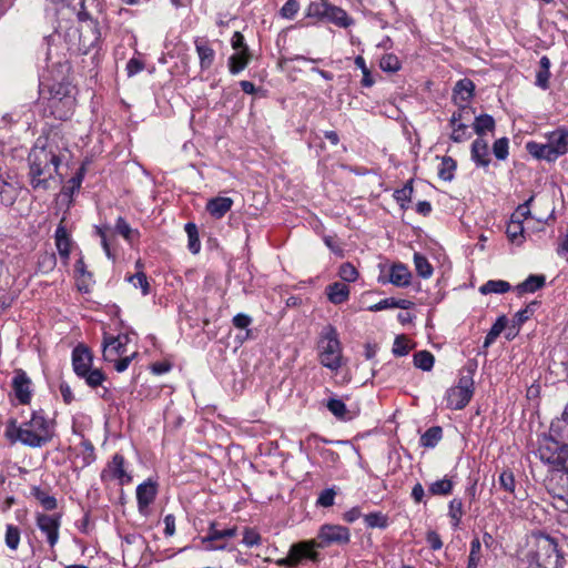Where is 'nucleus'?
Instances as JSON below:
<instances>
[{
	"instance_id": "nucleus-53",
	"label": "nucleus",
	"mask_w": 568,
	"mask_h": 568,
	"mask_svg": "<svg viewBox=\"0 0 568 568\" xmlns=\"http://www.w3.org/2000/svg\"><path fill=\"white\" fill-rule=\"evenodd\" d=\"M321 2L312 1L306 10L307 17H314L318 19H323L326 12V6H328V0H320Z\"/></svg>"
},
{
	"instance_id": "nucleus-22",
	"label": "nucleus",
	"mask_w": 568,
	"mask_h": 568,
	"mask_svg": "<svg viewBox=\"0 0 568 568\" xmlns=\"http://www.w3.org/2000/svg\"><path fill=\"white\" fill-rule=\"evenodd\" d=\"M233 205V200L231 197L216 196L210 199L206 203L207 213L214 219H222Z\"/></svg>"
},
{
	"instance_id": "nucleus-59",
	"label": "nucleus",
	"mask_w": 568,
	"mask_h": 568,
	"mask_svg": "<svg viewBox=\"0 0 568 568\" xmlns=\"http://www.w3.org/2000/svg\"><path fill=\"white\" fill-rule=\"evenodd\" d=\"M410 347L408 345V339L405 336H397L395 338L394 345H393V353L397 356H404L407 355Z\"/></svg>"
},
{
	"instance_id": "nucleus-2",
	"label": "nucleus",
	"mask_w": 568,
	"mask_h": 568,
	"mask_svg": "<svg viewBox=\"0 0 568 568\" xmlns=\"http://www.w3.org/2000/svg\"><path fill=\"white\" fill-rule=\"evenodd\" d=\"M29 175L33 189L48 190L59 183V149L47 141L38 139L29 153Z\"/></svg>"
},
{
	"instance_id": "nucleus-12",
	"label": "nucleus",
	"mask_w": 568,
	"mask_h": 568,
	"mask_svg": "<svg viewBox=\"0 0 568 568\" xmlns=\"http://www.w3.org/2000/svg\"><path fill=\"white\" fill-rule=\"evenodd\" d=\"M317 547L324 548L332 544L345 545L349 542L351 532L347 527L341 525L325 524L318 530Z\"/></svg>"
},
{
	"instance_id": "nucleus-61",
	"label": "nucleus",
	"mask_w": 568,
	"mask_h": 568,
	"mask_svg": "<svg viewBox=\"0 0 568 568\" xmlns=\"http://www.w3.org/2000/svg\"><path fill=\"white\" fill-rule=\"evenodd\" d=\"M335 491L332 488L324 489L318 498H317V505L322 507H331L334 505L335 499Z\"/></svg>"
},
{
	"instance_id": "nucleus-11",
	"label": "nucleus",
	"mask_w": 568,
	"mask_h": 568,
	"mask_svg": "<svg viewBox=\"0 0 568 568\" xmlns=\"http://www.w3.org/2000/svg\"><path fill=\"white\" fill-rule=\"evenodd\" d=\"M131 343V336L128 333L112 336L108 333L103 334L102 355L105 362L116 361L128 352V345Z\"/></svg>"
},
{
	"instance_id": "nucleus-4",
	"label": "nucleus",
	"mask_w": 568,
	"mask_h": 568,
	"mask_svg": "<svg viewBox=\"0 0 568 568\" xmlns=\"http://www.w3.org/2000/svg\"><path fill=\"white\" fill-rule=\"evenodd\" d=\"M545 142L529 141L526 143L528 153L538 160L548 162L568 153V130L560 128L545 134Z\"/></svg>"
},
{
	"instance_id": "nucleus-51",
	"label": "nucleus",
	"mask_w": 568,
	"mask_h": 568,
	"mask_svg": "<svg viewBox=\"0 0 568 568\" xmlns=\"http://www.w3.org/2000/svg\"><path fill=\"white\" fill-rule=\"evenodd\" d=\"M365 524L369 528H385L387 518L382 513H371L364 516Z\"/></svg>"
},
{
	"instance_id": "nucleus-1",
	"label": "nucleus",
	"mask_w": 568,
	"mask_h": 568,
	"mask_svg": "<svg viewBox=\"0 0 568 568\" xmlns=\"http://www.w3.org/2000/svg\"><path fill=\"white\" fill-rule=\"evenodd\" d=\"M54 10L63 17L75 18L68 27L61 22L57 31L48 38V60L53 57L52 45L63 40L64 49L75 54H87L99 41L100 31L97 22L84 10V0H51Z\"/></svg>"
},
{
	"instance_id": "nucleus-42",
	"label": "nucleus",
	"mask_w": 568,
	"mask_h": 568,
	"mask_svg": "<svg viewBox=\"0 0 568 568\" xmlns=\"http://www.w3.org/2000/svg\"><path fill=\"white\" fill-rule=\"evenodd\" d=\"M452 126V134L450 139L454 142L460 143L464 142L471 136V132L469 131V125L466 123H455L450 124Z\"/></svg>"
},
{
	"instance_id": "nucleus-31",
	"label": "nucleus",
	"mask_w": 568,
	"mask_h": 568,
	"mask_svg": "<svg viewBox=\"0 0 568 568\" xmlns=\"http://www.w3.org/2000/svg\"><path fill=\"white\" fill-rule=\"evenodd\" d=\"M473 125L478 138H483L486 132H490L495 129V120L489 114H480L475 116Z\"/></svg>"
},
{
	"instance_id": "nucleus-18",
	"label": "nucleus",
	"mask_w": 568,
	"mask_h": 568,
	"mask_svg": "<svg viewBox=\"0 0 568 568\" xmlns=\"http://www.w3.org/2000/svg\"><path fill=\"white\" fill-rule=\"evenodd\" d=\"M12 387L17 399L21 404H28L31 399V379L23 371H17L12 379Z\"/></svg>"
},
{
	"instance_id": "nucleus-34",
	"label": "nucleus",
	"mask_w": 568,
	"mask_h": 568,
	"mask_svg": "<svg viewBox=\"0 0 568 568\" xmlns=\"http://www.w3.org/2000/svg\"><path fill=\"white\" fill-rule=\"evenodd\" d=\"M510 290V284L503 280H490L487 281L479 287V292L484 295L487 294H503Z\"/></svg>"
},
{
	"instance_id": "nucleus-58",
	"label": "nucleus",
	"mask_w": 568,
	"mask_h": 568,
	"mask_svg": "<svg viewBox=\"0 0 568 568\" xmlns=\"http://www.w3.org/2000/svg\"><path fill=\"white\" fill-rule=\"evenodd\" d=\"M138 352L133 351L131 354L119 357L116 361H113L114 368L116 372L122 373L128 369L131 362L136 357Z\"/></svg>"
},
{
	"instance_id": "nucleus-14",
	"label": "nucleus",
	"mask_w": 568,
	"mask_h": 568,
	"mask_svg": "<svg viewBox=\"0 0 568 568\" xmlns=\"http://www.w3.org/2000/svg\"><path fill=\"white\" fill-rule=\"evenodd\" d=\"M21 185L17 176L6 173L0 175V201L3 205H12L19 196Z\"/></svg>"
},
{
	"instance_id": "nucleus-36",
	"label": "nucleus",
	"mask_w": 568,
	"mask_h": 568,
	"mask_svg": "<svg viewBox=\"0 0 568 568\" xmlns=\"http://www.w3.org/2000/svg\"><path fill=\"white\" fill-rule=\"evenodd\" d=\"M475 120V111L468 104L458 105V111L454 112L450 118V124L469 123Z\"/></svg>"
},
{
	"instance_id": "nucleus-52",
	"label": "nucleus",
	"mask_w": 568,
	"mask_h": 568,
	"mask_svg": "<svg viewBox=\"0 0 568 568\" xmlns=\"http://www.w3.org/2000/svg\"><path fill=\"white\" fill-rule=\"evenodd\" d=\"M20 544V530L18 527L13 525L7 526L6 531V545L8 548L16 550Z\"/></svg>"
},
{
	"instance_id": "nucleus-21",
	"label": "nucleus",
	"mask_w": 568,
	"mask_h": 568,
	"mask_svg": "<svg viewBox=\"0 0 568 568\" xmlns=\"http://www.w3.org/2000/svg\"><path fill=\"white\" fill-rule=\"evenodd\" d=\"M51 93V104L52 109L57 108L58 103H62L64 106L69 109L73 105V98L70 94V89L68 84L57 83L50 87Z\"/></svg>"
},
{
	"instance_id": "nucleus-57",
	"label": "nucleus",
	"mask_w": 568,
	"mask_h": 568,
	"mask_svg": "<svg viewBox=\"0 0 568 568\" xmlns=\"http://www.w3.org/2000/svg\"><path fill=\"white\" fill-rule=\"evenodd\" d=\"M508 139L500 138L494 142L493 152L498 160H506L508 156Z\"/></svg>"
},
{
	"instance_id": "nucleus-39",
	"label": "nucleus",
	"mask_w": 568,
	"mask_h": 568,
	"mask_svg": "<svg viewBox=\"0 0 568 568\" xmlns=\"http://www.w3.org/2000/svg\"><path fill=\"white\" fill-rule=\"evenodd\" d=\"M443 430L439 426L428 428L420 437V444L424 447L433 448L442 439Z\"/></svg>"
},
{
	"instance_id": "nucleus-6",
	"label": "nucleus",
	"mask_w": 568,
	"mask_h": 568,
	"mask_svg": "<svg viewBox=\"0 0 568 568\" xmlns=\"http://www.w3.org/2000/svg\"><path fill=\"white\" fill-rule=\"evenodd\" d=\"M528 568H562V560L552 538L545 535L536 538V550Z\"/></svg>"
},
{
	"instance_id": "nucleus-44",
	"label": "nucleus",
	"mask_w": 568,
	"mask_h": 568,
	"mask_svg": "<svg viewBox=\"0 0 568 568\" xmlns=\"http://www.w3.org/2000/svg\"><path fill=\"white\" fill-rule=\"evenodd\" d=\"M80 377L83 378L91 388L100 386L105 379L104 373L99 368H91Z\"/></svg>"
},
{
	"instance_id": "nucleus-38",
	"label": "nucleus",
	"mask_w": 568,
	"mask_h": 568,
	"mask_svg": "<svg viewBox=\"0 0 568 568\" xmlns=\"http://www.w3.org/2000/svg\"><path fill=\"white\" fill-rule=\"evenodd\" d=\"M454 484L452 479L444 477L439 480L432 483L428 487V491L435 496H447L452 493Z\"/></svg>"
},
{
	"instance_id": "nucleus-55",
	"label": "nucleus",
	"mask_w": 568,
	"mask_h": 568,
	"mask_svg": "<svg viewBox=\"0 0 568 568\" xmlns=\"http://www.w3.org/2000/svg\"><path fill=\"white\" fill-rule=\"evenodd\" d=\"M339 277L345 282H355L358 277V272L351 263H343L338 271Z\"/></svg>"
},
{
	"instance_id": "nucleus-30",
	"label": "nucleus",
	"mask_w": 568,
	"mask_h": 568,
	"mask_svg": "<svg viewBox=\"0 0 568 568\" xmlns=\"http://www.w3.org/2000/svg\"><path fill=\"white\" fill-rule=\"evenodd\" d=\"M523 223V220L510 217V221L507 225V236L514 244L520 245L524 242L525 227Z\"/></svg>"
},
{
	"instance_id": "nucleus-64",
	"label": "nucleus",
	"mask_w": 568,
	"mask_h": 568,
	"mask_svg": "<svg viewBox=\"0 0 568 568\" xmlns=\"http://www.w3.org/2000/svg\"><path fill=\"white\" fill-rule=\"evenodd\" d=\"M252 317L244 313L236 314L232 320L233 325L240 329H248L247 327L252 324Z\"/></svg>"
},
{
	"instance_id": "nucleus-48",
	"label": "nucleus",
	"mask_w": 568,
	"mask_h": 568,
	"mask_svg": "<svg viewBox=\"0 0 568 568\" xmlns=\"http://www.w3.org/2000/svg\"><path fill=\"white\" fill-rule=\"evenodd\" d=\"M379 67L383 71L396 72L400 69V61L395 54L387 53L382 57Z\"/></svg>"
},
{
	"instance_id": "nucleus-46",
	"label": "nucleus",
	"mask_w": 568,
	"mask_h": 568,
	"mask_svg": "<svg viewBox=\"0 0 568 568\" xmlns=\"http://www.w3.org/2000/svg\"><path fill=\"white\" fill-rule=\"evenodd\" d=\"M185 231L187 233V237H189V250L193 253V254H196L200 252L201 250V243H200V240H199V233H197V227L195 224L193 223H187L185 225Z\"/></svg>"
},
{
	"instance_id": "nucleus-60",
	"label": "nucleus",
	"mask_w": 568,
	"mask_h": 568,
	"mask_svg": "<svg viewBox=\"0 0 568 568\" xmlns=\"http://www.w3.org/2000/svg\"><path fill=\"white\" fill-rule=\"evenodd\" d=\"M243 544L247 547L257 546L261 544V535L252 528H246L243 535Z\"/></svg>"
},
{
	"instance_id": "nucleus-33",
	"label": "nucleus",
	"mask_w": 568,
	"mask_h": 568,
	"mask_svg": "<svg viewBox=\"0 0 568 568\" xmlns=\"http://www.w3.org/2000/svg\"><path fill=\"white\" fill-rule=\"evenodd\" d=\"M544 275H530L517 286L518 293H534L545 285Z\"/></svg>"
},
{
	"instance_id": "nucleus-54",
	"label": "nucleus",
	"mask_w": 568,
	"mask_h": 568,
	"mask_svg": "<svg viewBox=\"0 0 568 568\" xmlns=\"http://www.w3.org/2000/svg\"><path fill=\"white\" fill-rule=\"evenodd\" d=\"M115 230L129 242H131L138 235V231L131 229L128 222L122 217L116 220Z\"/></svg>"
},
{
	"instance_id": "nucleus-24",
	"label": "nucleus",
	"mask_w": 568,
	"mask_h": 568,
	"mask_svg": "<svg viewBox=\"0 0 568 568\" xmlns=\"http://www.w3.org/2000/svg\"><path fill=\"white\" fill-rule=\"evenodd\" d=\"M412 274L404 264H394L389 270V278L393 285L405 287L410 284Z\"/></svg>"
},
{
	"instance_id": "nucleus-25",
	"label": "nucleus",
	"mask_w": 568,
	"mask_h": 568,
	"mask_svg": "<svg viewBox=\"0 0 568 568\" xmlns=\"http://www.w3.org/2000/svg\"><path fill=\"white\" fill-rule=\"evenodd\" d=\"M325 19L341 28H347L353 20L347 16L346 11L335 6H326Z\"/></svg>"
},
{
	"instance_id": "nucleus-19",
	"label": "nucleus",
	"mask_w": 568,
	"mask_h": 568,
	"mask_svg": "<svg viewBox=\"0 0 568 568\" xmlns=\"http://www.w3.org/2000/svg\"><path fill=\"white\" fill-rule=\"evenodd\" d=\"M236 535V528L217 530L215 524H211L209 534L202 538V545L205 550L224 549V545L214 546L212 542L219 539L232 538Z\"/></svg>"
},
{
	"instance_id": "nucleus-43",
	"label": "nucleus",
	"mask_w": 568,
	"mask_h": 568,
	"mask_svg": "<svg viewBox=\"0 0 568 568\" xmlns=\"http://www.w3.org/2000/svg\"><path fill=\"white\" fill-rule=\"evenodd\" d=\"M414 264L419 276L427 278L433 274V266L428 260L419 253L414 254Z\"/></svg>"
},
{
	"instance_id": "nucleus-40",
	"label": "nucleus",
	"mask_w": 568,
	"mask_h": 568,
	"mask_svg": "<svg viewBox=\"0 0 568 568\" xmlns=\"http://www.w3.org/2000/svg\"><path fill=\"white\" fill-rule=\"evenodd\" d=\"M31 495L41 504L45 510H53L57 508V499L49 495L45 490L39 487H33Z\"/></svg>"
},
{
	"instance_id": "nucleus-56",
	"label": "nucleus",
	"mask_w": 568,
	"mask_h": 568,
	"mask_svg": "<svg viewBox=\"0 0 568 568\" xmlns=\"http://www.w3.org/2000/svg\"><path fill=\"white\" fill-rule=\"evenodd\" d=\"M537 307V303L532 302L529 305H527L524 310L518 311L515 314L514 322L517 326H521L526 321H528Z\"/></svg>"
},
{
	"instance_id": "nucleus-5",
	"label": "nucleus",
	"mask_w": 568,
	"mask_h": 568,
	"mask_svg": "<svg viewBox=\"0 0 568 568\" xmlns=\"http://www.w3.org/2000/svg\"><path fill=\"white\" fill-rule=\"evenodd\" d=\"M317 353L320 363L324 367L332 372H337L342 367L343 348L334 326L326 325L323 327L317 343Z\"/></svg>"
},
{
	"instance_id": "nucleus-15",
	"label": "nucleus",
	"mask_w": 568,
	"mask_h": 568,
	"mask_svg": "<svg viewBox=\"0 0 568 568\" xmlns=\"http://www.w3.org/2000/svg\"><path fill=\"white\" fill-rule=\"evenodd\" d=\"M158 494V484L148 479L136 487L138 509L141 515H148L149 506L154 501Z\"/></svg>"
},
{
	"instance_id": "nucleus-23",
	"label": "nucleus",
	"mask_w": 568,
	"mask_h": 568,
	"mask_svg": "<svg viewBox=\"0 0 568 568\" xmlns=\"http://www.w3.org/2000/svg\"><path fill=\"white\" fill-rule=\"evenodd\" d=\"M471 160L478 166H488L490 163L488 142L484 138H477L471 144Z\"/></svg>"
},
{
	"instance_id": "nucleus-45",
	"label": "nucleus",
	"mask_w": 568,
	"mask_h": 568,
	"mask_svg": "<svg viewBox=\"0 0 568 568\" xmlns=\"http://www.w3.org/2000/svg\"><path fill=\"white\" fill-rule=\"evenodd\" d=\"M448 516L452 519V525L457 528L463 517V501L458 498H454L449 503Z\"/></svg>"
},
{
	"instance_id": "nucleus-27",
	"label": "nucleus",
	"mask_w": 568,
	"mask_h": 568,
	"mask_svg": "<svg viewBox=\"0 0 568 568\" xmlns=\"http://www.w3.org/2000/svg\"><path fill=\"white\" fill-rule=\"evenodd\" d=\"M549 436H552L558 440H568V405L566 406L561 417L551 422Z\"/></svg>"
},
{
	"instance_id": "nucleus-49",
	"label": "nucleus",
	"mask_w": 568,
	"mask_h": 568,
	"mask_svg": "<svg viewBox=\"0 0 568 568\" xmlns=\"http://www.w3.org/2000/svg\"><path fill=\"white\" fill-rule=\"evenodd\" d=\"M498 481L504 490L513 495L515 494L516 483L513 471L508 469L503 470L499 475Z\"/></svg>"
},
{
	"instance_id": "nucleus-32",
	"label": "nucleus",
	"mask_w": 568,
	"mask_h": 568,
	"mask_svg": "<svg viewBox=\"0 0 568 568\" xmlns=\"http://www.w3.org/2000/svg\"><path fill=\"white\" fill-rule=\"evenodd\" d=\"M196 52L202 69H209L214 61L215 52L206 42H196Z\"/></svg>"
},
{
	"instance_id": "nucleus-13",
	"label": "nucleus",
	"mask_w": 568,
	"mask_h": 568,
	"mask_svg": "<svg viewBox=\"0 0 568 568\" xmlns=\"http://www.w3.org/2000/svg\"><path fill=\"white\" fill-rule=\"evenodd\" d=\"M125 460L121 454H115L101 473L102 481L116 480L119 485H128L132 476L124 467Z\"/></svg>"
},
{
	"instance_id": "nucleus-26",
	"label": "nucleus",
	"mask_w": 568,
	"mask_h": 568,
	"mask_svg": "<svg viewBox=\"0 0 568 568\" xmlns=\"http://www.w3.org/2000/svg\"><path fill=\"white\" fill-rule=\"evenodd\" d=\"M71 240L69 237V234L64 226L59 225L55 230V245L58 248V252L63 258L64 263L68 262L71 251Z\"/></svg>"
},
{
	"instance_id": "nucleus-8",
	"label": "nucleus",
	"mask_w": 568,
	"mask_h": 568,
	"mask_svg": "<svg viewBox=\"0 0 568 568\" xmlns=\"http://www.w3.org/2000/svg\"><path fill=\"white\" fill-rule=\"evenodd\" d=\"M315 540H305L293 544L290 547L288 554L284 558H280L275 561L277 566L285 568H293L297 566L303 559H310L312 561L318 560V552Z\"/></svg>"
},
{
	"instance_id": "nucleus-17",
	"label": "nucleus",
	"mask_w": 568,
	"mask_h": 568,
	"mask_svg": "<svg viewBox=\"0 0 568 568\" xmlns=\"http://www.w3.org/2000/svg\"><path fill=\"white\" fill-rule=\"evenodd\" d=\"M93 357L90 349L80 344L72 351V366L74 373L80 377L92 368Z\"/></svg>"
},
{
	"instance_id": "nucleus-35",
	"label": "nucleus",
	"mask_w": 568,
	"mask_h": 568,
	"mask_svg": "<svg viewBox=\"0 0 568 568\" xmlns=\"http://www.w3.org/2000/svg\"><path fill=\"white\" fill-rule=\"evenodd\" d=\"M326 407L336 418L341 420H348L352 418L345 403L338 398H329L327 400Z\"/></svg>"
},
{
	"instance_id": "nucleus-10",
	"label": "nucleus",
	"mask_w": 568,
	"mask_h": 568,
	"mask_svg": "<svg viewBox=\"0 0 568 568\" xmlns=\"http://www.w3.org/2000/svg\"><path fill=\"white\" fill-rule=\"evenodd\" d=\"M566 446L567 445L560 444V442L552 436H542V438L539 439L535 455L544 464H547L554 470H557Z\"/></svg>"
},
{
	"instance_id": "nucleus-3",
	"label": "nucleus",
	"mask_w": 568,
	"mask_h": 568,
	"mask_svg": "<svg viewBox=\"0 0 568 568\" xmlns=\"http://www.w3.org/2000/svg\"><path fill=\"white\" fill-rule=\"evenodd\" d=\"M54 428L43 413L33 412L28 420L20 424L11 419L6 429V435L13 442L38 448L48 444L53 437Z\"/></svg>"
},
{
	"instance_id": "nucleus-50",
	"label": "nucleus",
	"mask_w": 568,
	"mask_h": 568,
	"mask_svg": "<svg viewBox=\"0 0 568 568\" xmlns=\"http://www.w3.org/2000/svg\"><path fill=\"white\" fill-rule=\"evenodd\" d=\"M128 281L135 287L141 288L143 295H148L150 292V284L146 275L143 272H138L134 275H130Z\"/></svg>"
},
{
	"instance_id": "nucleus-29",
	"label": "nucleus",
	"mask_w": 568,
	"mask_h": 568,
	"mask_svg": "<svg viewBox=\"0 0 568 568\" xmlns=\"http://www.w3.org/2000/svg\"><path fill=\"white\" fill-rule=\"evenodd\" d=\"M250 61L248 50H240L229 59V69L232 74H237L244 70Z\"/></svg>"
},
{
	"instance_id": "nucleus-9",
	"label": "nucleus",
	"mask_w": 568,
	"mask_h": 568,
	"mask_svg": "<svg viewBox=\"0 0 568 568\" xmlns=\"http://www.w3.org/2000/svg\"><path fill=\"white\" fill-rule=\"evenodd\" d=\"M474 393L473 376L462 375L457 385L450 387L446 393L447 407L450 409H463L470 400Z\"/></svg>"
},
{
	"instance_id": "nucleus-47",
	"label": "nucleus",
	"mask_w": 568,
	"mask_h": 568,
	"mask_svg": "<svg viewBox=\"0 0 568 568\" xmlns=\"http://www.w3.org/2000/svg\"><path fill=\"white\" fill-rule=\"evenodd\" d=\"M456 162L452 158H444L438 170V175L444 181H450L454 178Z\"/></svg>"
},
{
	"instance_id": "nucleus-20",
	"label": "nucleus",
	"mask_w": 568,
	"mask_h": 568,
	"mask_svg": "<svg viewBox=\"0 0 568 568\" xmlns=\"http://www.w3.org/2000/svg\"><path fill=\"white\" fill-rule=\"evenodd\" d=\"M475 84L469 79L459 80L454 88L453 100L455 104H468L474 97Z\"/></svg>"
},
{
	"instance_id": "nucleus-7",
	"label": "nucleus",
	"mask_w": 568,
	"mask_h": 568,
	"mask_svg": "<svg viewBox=\"0 0 568 568\" xmlns=\"http://www.w3.org/2000/svg\"><path fill=\"white\" fill-rule=\"evenodd\" d=\"M557 470L564 471L560 476V486H554L552 479L547 484V490L552 497V506L560 511H568V445L565 448Z\"/></svg>"
},
{
	"instance_id": "nucleus-28",
	"label": "nucleus",
	"mask_w": 568,
	"mask_h": 568,
	"mask_svg": "<svg viewBox=\"0 0 568 568\" xmlns=\"http://www.w3.org/2000/svg\"><path fill=\"white\" fill-rule=\"evenodd\" d=\"M328 300L334 304H342L348 300L349 288L344 283H333L326 288Z\"/></svg>"
},
{
	"instance_id": "nucleus-41",
	"label": "nucleus",
	"mask_w": 568,
	"mask_h": 568,
	"mask_svg": "<svg viewBox=\"0 0 568 568\" xmlns=\"http://www.w3.org/2000/svg\"><path fill=\"white\" fill-rule=\"evenodd\" d=\"M434 361V355L427 351H420L414 355L415 366L426 372L433 368Z\"/></svg>"
},
{
	"instance_id": "nucleus-16",
	"label": "nucleus",
	"mask_w": 568,
	"mask_h": 568,
	"mask_svg": "<svg viewBox=\"0 0 568 568\" xmlns=\"http://www.w3.org/2000/svg\"><path fill=\"white\" fill-rule=\"evenodd\" d=\"M37 526L47 535L48 542L53 547L59 539L60 516L38 514Z\"/></svg>"
},
{
	"instance_id": "nucleus-37",
	"label": "nucleus",
	"mask_w": 568,
	"mask_h": 568,
	"mask_svg": "<svg viewBox=\"0 0 568 568\" xmlns=\"http://www.w3.org/2000/svg\"><path fill=\"white\" fill-rule=\"evenodd\" d=\"M507 322L508 321L505 315H501L497 318V321L494 323L490 331L488 332V334L485 337L484 345H483L485 348L489 347L496 341V338L505 329Z\"/></svg>"
},
{
	"instance_id": "nucleus-63",
	"label": "nucleus",
	"mask_w": 568,
	"mask_h": 568,
	"mask_svg": "<svg viewBox=\"0 0 568 568\" xmlns=\"http://www.w3.org/2000/svg\"><path fill=\"white\" fill-rule=\"evenodd\" d=\"M532 201V197H530L525 203L520 204L517 210L511 214V217L517 220L526 221L530 215V202Z\"/></svg>"
},
{
	"instance_id": "nucleus-62",
	"label": "nucleus",
	"mask_w": 568,
	"mask_h": 568,
	"mask_svg": "<svg viewBox=\"0 0 568 568\" xmlns=\"http://www.w3.org/2000/svg\"><path fill=\"white\" fill-rule=\"evenodd\" d=\"M300 9V4L296 0H287L282 7L281 13L284 18L292 19L295 17Z\"/></svg>"
}]
</instances>
